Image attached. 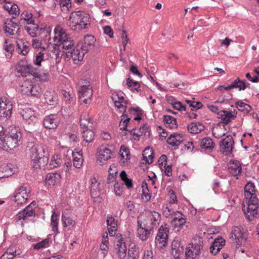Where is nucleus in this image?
<instances>
[{
	"instance_id": "nucleus-18",
	"label": "nucleus",
	"mask_w": 259,
	"mask_h": 259,
	"mask_svg": "<svg viewBox=\"0 0 259 259\" xmlns=\"http://www.w3.org/2000/svg\"><path fill=\"white\" fill-rule=\"evenodd\" d=\"M55 41L56 42L55 44L49 45L47 48L49 49V51H50V56L52 58L54 57L56 62L58 63L63 56V52L60 50L61 48L59 43H57V40Z\"/></svg>"
},
{
	"instance_id": "nucleus-27",
	"label": "nucleus",
	"mask_w": 259,
	"mask_h": 259,
	"mask_svg": "<svg viewBox=\"0 0 259 259\" xmlns=\"http://www.w3.org/2000/svg\"><path fill=\"white\" fill-rule=\"evenodd\" d=\"M58 119L54 115H50L46 117L43 121L44 126L48 129L56 128L58 125Z\"/></svg>"
},
{
	"instance_id": "nucleus-4",
	"label": "nucleus",
	"mask_w": 259,
	"mask_h": 259,
	"mask_svg": "<svg viewBox=\"0 0 259 259\" xmlns=\"http://www.w3.org/2000/svg\"><path fill=\"white\" fill-rule=\"evenodd\" d=\"M22 138V134L18 128H12L8 134L5 136L0 141V149L8 151L18 147Z\"/></svg>"
},
{
	"instance_id": "nucleus-51",
	"label": "nucleus",
	"mask_w": 259,
	"mask_h": 259,
	"mask_svg": "<svg viewBox=\"0 0 259 259\" xmlns=\"http://www.w3.org/2000/svg\"><path fill=\"white\" fill-rule=\"evenodd\" d=\"M14 45L12 43H9L7 39L5 40V41L3 45L4 50L7 52L8 54H6V56H11L13 52L14 51Z\"/></svg>"
},
{
	"instance_id": "nucleus-7",
	"label": "nucleus",
	"mask_w": 259,
	"mask_h": 259,
	"mask_svg": "<svg viewBox=\"0 0 259 259\" xmlns=\"http://www.w3.org/2000/svg\"><path fill=\"white\" fill-rule=\"evenodd\" d=\"M130 120L131 118L128 117L127 114H122L121 116V120L119 123L120 130L133 133V135L136 136L138 139L140 136L143 135L149 136V126L147 124H145L143 126H141L139 130V132L138 133L136 132V128H133L132 130L127 128L128 123Z\"/></svg>"
},
{
	"instance_id": "nucleus-13",
	"label": "nucleus",
	"mask_w": 259,
	"mask_h": 259,
	"mask_svg": "<svg viewBox=\"0 0 259 259\" xmlns=\"http://www.w3.org/2000/svg\"><path fill=\"white\" fill-rule=\"evenodd\" d=\"M27 148H29L30 156L31 160L37 157H40L42 155L48 154V152L45 147L40 145L34 144L33 143H29Z\"/></svg>"
},
{
	"instance_id": "nucleus-49",
	"label": "nucleus",
	"mask_w": 259,
	"mask_h": 259,
	"mask_svg": "<svg viewBox=\"0 0 259 259\" xmlns=\"http://www.w3.org/2000/svg\"><path fill=\"white\" fill-rule=\"evenodd\" d=\"M120 177L128 189L133 187L132 180L128 179L124 170H122L120 174Z\"/></svg>"
},
{
	"instance_id": "nucleus-55",
	"label": "nucleus",
	"mask_w": 259,
	"mask_h": 259,
	"mask_svg": "<svg viewBox=\"0 0 259 259\" xmlns=\"http://www.w3.org/2000/svg\"><path fill=\"white\" fill-rule=\"evenodd\" d=\"M73 163L74 167L77 168H79L82 166L83 163L82 155L79 153H78L77 156H76L73 155Z\"/></svg>"
},
{
	"instance_id": "nucleus-42",
	"label": "nucleus",
	"mask_w": 259,
	"mask_h": 259,
	"mask_svg": "<svg viewBox=\"0 0 259 259\" xmlns=\"http://www.w3.org/2000/svg\"><path fill=\"white\" fill-rule=\"evenodd\" d=\"M200 146L205 150L211 151L214 148V144L211 138L206 137L202 140Z\"/></svg>"
},
{
	"instance_id": "nucleus-29",
	"label": "nucleus",
	"mask_w": 259,
	"mask_h": 259,
	"mask_svg": "<svg viewBox=\"0 0 259 259\" xmlns=\"http://www.w3.org/2000/svg\"><path fill=\"white\" fill-rule=\"evenodd\" d=\"M35 212L31 206L29 205L26 206L23 210L19 212L17 217L18 220H29L30 218L34 217Z\"/></svg>"
},
{
	"instance_id": "nucleus-59",
	"label": "nucleus",
	"mask_w": 259,
	"mask_h": 259,
	"mask_svg": "<svg viewBox=\"0 0 259 259\" xmlns=\"http://www.w3.org/2000/svg\"><path fill=\"white\" fill-rule=\"evenodd\" d=\"M12 104L6 97L1 98L0 100V109H8V105Z\"/></svg>"
},
{
	"instance_id": "nucleus-3",
	"label": "nucleus",
	"mask_w": 259,
	"mask_h": 259,
	"mask_svg": "<svg viewBox=\"0 0 259 259\" xmlns=\"http://www.w3.org/2000/svg\"><path fill=\"white\" fill-rule=\"evenodd\" d=\"M90 15L84 12H73L70 15L67 25L74 31L87 29L90 24Z\"/></svg>"
},
{
	"instance_id": "nucleus-47",
	"label": "nucleus",
	"mask_w": 259,
	"mask_h": 259,
	"mask_svg": "<svg viewBox=\"0 0 259 259\" xmlns=\"http://www.w3.org/2000/svg\"><path fill=\"white\" fill-rule=\"evenodd\" d=\"M62 221L64 227L73 226L75 224V221L67 214H65L64 212H63L62 215Z\"/></svg>"
},
{
	"instance_id": "nucleus-52",
	"label": "nucleus",
	"mask_w": 259,
	"mask_h": 259,
	"mask_svg": "<svg viewBox=\"0 0 259 259\" xmlns=\"http://www.w3.org/2000/svg\"><path fill=\"white\" fill-rule=\"evenodd\" d=\"M12 109V104H9L8 109H0V116L8 119L11 116Z\"/></svg>"
},
{
	"instance_id": "nucleus-62",
	"label": "nucleus",
	"mask_w": 259,
	"mask_h": 259,
	"mask_svg": "<svg viewBox=\"0 0 259 259\" xmlns=\"http://www.w3.org/2000/svg\"><path fill=\"white\" fill-rule=\"evenodd\" d=\"M167 156L165 155H162L158 159V163L160 168L162 166L165 167L166 164Z\"/></svg>"
},
{
	"instance_id": "nucleus-57",
	"label": "nucleus",
	"mask_w": 259,
	"mask_h": 259,
	"mask_svg": "<svg viewBox=\"0 0 259 259\" xmlns=\"http://www.w3.org/2000/svg\"><path fill=\"white\" fill-rule=\"evenodd\" d=\"M60 5L62 11H67L71 7V0H60Z\"/></svg>"
},
{
	"instance_id": "nucleus-20",
	"label": "nucleus",
	"mask_w": 259,
	"mask_h": 259,
	"mask_svg": "<svg viewBox=\"0 0 259 259\" xmlns=\"http://www.w3.org/2000/svg\"><path fill=\"white\" fill-rule=\"evenodd\" d=\"M85 53L83 52V50L80 49V47L77 46L76 48L75 46L69 53L66 54L65 55L67 58H71L73 60L74 63L77 64L79 62L81 61Z\"/></svg>"
},
{
	"instance_id": "nucleus-58",
	"label": "nucleus",
	"mask_w": 259,
	"mask_h": 259,
	"mask_svg": "<svg viewBox=\"0 0 259 259\" xmlns=\"http://www.w3.org/2000/svg\"><path fill=\"white\" fill-rule=\"evenodd\" d=\"M49 242V239L48 238L45 239L42 241L37 243L33 245V248L34 249H39L40 248L46 247Z\"/></svg>"
},
{
	"instance_id": "nucleus-46",
	"label": "nucleus",
	"mask_w": 259,
	"mask_h": 259,
	"mask_svg": "<svg viewBox=\"0 0 259 259\" xmlns=\"http://www.w3.org/2000/svg\"><path fill=\"white\" fill-rule=\"evenodd\" d=\"M112 100L114 101L115 106L119 109H120V112H123V114H126L125 112H126L127 101H121L116 100V97H112Z\"/></svg>"
},
{
	"instance_id": "nucleus-28",
	"label": "nucleus",
	"mask_w": 259,
	"mask_h": 259,
	"mask_svg": "<svg viewBox=\"0 0 259 259\" xmlns=\"http://www.w3.org/2000/svg\"><path fill=\"white\" fill-rule=\"evenodd\" d=\"M96 42L95 37L91 35H87L84 36L83 42L80 46V49L83 50V52L86 53L94 46Z\"/></svg>"
},
{
	"instance_id": "nucleus-15",
	"label": "nucleus",
	"mask_w": 259,
	"mask_h": 259,
	"mask_svg": "<svg viewBox=\"0 0 259 259\" xmlns=\"http://www.w3.org/2000/svg\"><path fill=\"white\" fill-rule=\"evenodd\" d=\"M234 141L231 136H227L220 142V150L226 155H230L234 149Z\"/></svg>"
},
{
	"instance_id": "nucleus-10",
	"label": "nucleus",
	"mask_w": 259,
	"mask_h": 259,
	"mask_svg": "<svg viewBox=\"0 0 259 259\" xmlns=\"http://www.w3.org/2000/svg\"><path fill=\"white\" fill-rule=\"evenodd\" d=\"M19 90L24 95L38 97L41 92L39 87L36 85H33L30 80H26L20 85Z\"/></svg>"
},
{
	"instance_id": "nucleus-11",
	"label": "nucleus",
	"mask_w": 259,
	"mask_h": 259,
	"mask_svg": "<svg viewBox=\"0 0 259 259\" xmlns=\"http://www.w3.org/2000/svg\"><path fill=\"white\" fill-rule=\"evenodd\" d=\"M30 189L27 184H24L16 190L14 201L18 204H24L30 195Z\"/></svg>"
},
{
	"instance_id": "nucleus-19",
	"label": "nucleus",
	"mask_w": 259,
	"mask_h": 259,
	"mask_svg": "<svg viewBox=\"0 0 259 259\" xmlns=\"http://www.w3.org/2000/svg\"><path fill=\"white\" fill-rule=\"evenodd\" d=\"M184 244L179 239H175L171 243V254L175 259H179L184 252Z\"/></svg>"
},
{
	"instance_id": "nucleus-14",
	"label": "nucleus",
	"mask_w": 259,
	"mask_h": 259,
	"mask_svg": "<svg viewBox=\"0 0 259 259\" xmlns=\"http://www.w3.org/2000/svg\"><path fill=\"white\" fill-rule=\"evenodd\" d=\"M217 114L218 117L221 118L220 121L218 123V125L225 126L236 117L237 112L235 110H234L233 112L226 110H221Z\"/></svg>"
},
{
	"instance_id": "nucleus-41",
	"label": "nucleus",
	"mask_w": 259,
	"mask_h": 259,
	"mask_svg": "<svg viewBox=\"0 0 259 259\" xmlns=\"http://www.w3.org/2000/svg\"><path fill=\"white\" fill-rule=\"evenodd\" d=\"M120 161L122 163L127 162L130 159V153L129 149L122 145L120 147Z\"/></svg>"
},
{
	"instance_id": "nucleus-43",
	"label": "nucleus",
	"mask_w": 259,
	"mask_h": 259,
	"mask_svg": "<svg viewBox=\"0 0 259 259\" xmlns=\"http://www.w3.org/2000/svg\"><path fill=\"white\" fill-rule=\"evenodd\" d=\"M82 135L83 141L87 143H91L94 140L95 137L94 131L90 128L83 130Z\"/></svg>"
},
{
	"instance_id": "nucleus-16",
	"label": "nucleus",
	"mask_w": 259,
	"mask_h": 259,
	"mask_svg": "<svg viewBox=\"0 0 259 259\" xmlns=\"http://www.w3.org/2000/svg\"><path fill=\"white\" fill-rule=\"evenodd\" d=\"M186 222L185 215L180 211H177V213H175L174 216L172 218L171 225L175 232H179L183 228Z\"/></svg>"
},
{
	"instance_id": "nucleus-8",
	"label": "nucleus",
	"mask_w": 259,
	"mask_h": 259,
	"mask_svg": "<svg viewBox=\"0 0 259 259\" xmlns=\"http://www.w3.org/2000/svg\"><path fill=\"white\" fill-rule=\"evenodd\" d=\"M248 200L247 206L242 208L246 217L249 221H252L253 218H256L259 213V199L256 195L246 198Z\"/></svg>"
},
{
	"instance_id": "nucleus-63",
	"label": "nucleus",
	"mask_w": 259,
	"mask_h": 259,
	"mask_svg": "<svg viewBox=\"0 0 259 259\" xmlns=\"http://www.w3.org/2000/svg\"><path fill=\"white\" fill-rule=\"evenodd\" d=\"M169 193L170 194L169 203L170 204L176 203L177 202V196L174 193V191L172 190H169Z\"/></svg>"
},
{
	"instance_id": "nucleus-5",
	"label": "nucleus",
	"mask_w": 259,
	"mask_h": 259,
	"mask_svg": "<svg viewBox=\"0 0 259 259\" xmlns=\"http://www.w3.org/2000/svg\"><path fill=\"white\" fill-rule=\"evenodd\" d=\"M55 35L54 37V41L57 40V43H59L60 48L62 49V52H63V55L69 53L75 47L74 41L66 32L65 30L62 28L60 29L58 32L55 30Z\"/></svg>"
},
{
	"instance_id": "nucleus-33",
	"label": "nucleus",
	"mask_w": 259,
	"mask_h": 259,
	"mask_svg": "<svg viewBox=\"0 0 259 259\" xmlns=\"http://www.w3.org/2000/svg\"><path fill=\"white\" fill-rule=\"evenodd\" d=\"M228 171L233 176H237L240 174L241 166L239 162L237 160L230 161L228 166Z\"/></svg>"
},
{
	"instance_id": "nucleus-40",
	"label": "nucleus",
	"mask_w": 259,
	"mask_h": 259,
	"mask_svg": "<svg viewBox=\"0 0 259 259\" xmlns=\"http://www.w3.org/2000/svg\"><path fill=\"white\" fill-rule=\"evenodd\" d=\"M45 99L46 102L50 105H54L57 103V98L54 92L47 91L45 92Z\"/></svg>"
},
{
	"instance_id": "nucleus-64",
	"label": "nucleus",
	"mask_w": 259,
	"mask_h": 259,
	"mask_svg": "<svg viewBox=\"0 0 259 259\" xmlns=\"http://www.w3.org/2000/svg\"><path fill=\"white\" fill-rule=\"evenodd\" d=\"M104 32L108 35L110 38L113 37V32L109 26H106L104 27Z\"/></svg>"
},
{
	"instance_id": "nucleus-48",
	"label": "nucleus",
	"mask_w": 259,
	"mask_h": 259,
	"mask_svg": "<svg viewBox=\"0 0 259 259\" xmlns=\"http://www.w3.org/2000/svg\"><path fill=\"white\" fill-rule=\"evenodd\" d=\"M17 46L19 49L18 53L24 56L26 55L31 49L30 46L27 45L25 42H21V43L17 42Z\"/></svg>"
},
{
	"instance_id": "nucleus-54",
	"label": "nucleus",
	"mask_w": 259,
	"mask_h": 259,
	"mask_svg": "<svg viewBox=\"0 0 259 259\" xmlns=\"http://www.w3.org/2000/svg\"><path fill=\"white\" fill-rule=\"evenodd\" d=\"M140 111H141V110L139 107L131 108L128 109V112L130 114L137 115V117L134 118V120H140L141 119L140 116L142 115V113H140Z\"/></svg>"
},
{
	"instance_id": "nucleus-26",
	"label": "nucleus",
	"mask_w": 259,
	"mask_h": 259,
	"mask_svg": "<svg viewBox=\"0 0 259 259\" xmlns=\"http://www.w3.org/2000/svg\"><path fill=\"white\" fill-rule=\"evenodd\" d=\"M225 245V240L222 237H218L214 239L210 246L209 248L210 251L212 254L216 255Z\"/></svg>"
},
{
	"instance_id": "nucleus-60",
	"label": "nucleus",
	"mask_w": 259,
	"mask_h": 259,
	"mask_svg": "<svg viewBox=\"0 0 259 259\" xmlns=\"http://www.w3.org/2000/svg\"><path fill=\"white\" fill-rule=\"evenodd\" d=\"M62 159L60 158H54V159H52L49 164V167L50 168H53L59 166L62 163Z\"/></svg>"
},
{
	"instance_id": "nucleus-53",
	"label": "nucleus",
	"mask_w": 259,
	"mask_h": 259,
	"mask_svg": "<svg viewBox=\"0 0 259 259\" xmlns=\"http://www.w3.org/2000/svg\"><path fill=\"white\" fill-rule=\"evenodd\" d=\"M108 236L107 232L103 234L102 243L100 245V248L102 250H107L108 249Z\"/></svg>"
},
{
	"instance_id": "nucleus-56",
	"label": "nucleus",
	"mask_w": 259,
	"mask_h": 259,
	"mask_svg": "<svg viewBox=\"0 0 259 259\" xmlns=\"http://www.w3.org/2000/svg\"><path fill=\"white\" fill-rule=\"evenodd\" d=\"M128 259H138L139 251L137 248H132L128 250Z\"/></svg>"
},
{
	"instance_id": "nucleus-25",
	"label": "nucleus",
	"mask_w": 259,
	"mask_h": 259,
	"mask_svg": "<svg viewBox=\"0 0 259 259\" xmlns=\"http://www.w3.org/2000/svg\"><path fill=\"white\" fill-rule=\"evenodd\" d=\"M184 141V137L182 135L174 133L171 134L170 137L167 139L168 144L174 147V149L178 148V146L183 143Z\"/></svg>"
},
{
	"instance_id": "nucleus-44",
	"label": "nucleus",
	"mask_w": 259,
	"mask_h": 259,
	"mask_svg": "<svg viewBox=\"0 0 259 259\" xmlns=\"http://www.w3.org/2000/svg\"><path fill=\"white\" fill-rule=\"evenodd\" d=\"M255 194V186L253 183L248 182L244 187V195L245 198L251 197Z\"/></svg>"
},
{
	"instance_id": "nucleus-21",
	"label": "nucleus",
	"mask_w": 259,
	"mask_h": 259,
	"mask_svg": "<svg viewBox=\"0 0 259 259\" xmlns=\"http://www.w3.org/2000/svg\"><path fill=\"white\" fill-rule=\"evenodd\" d=\"M230 238L236 240L238 244L242 243L246 241V237L244 236L243 228L241 226H235L232 229L231 236Z\"/></svg>"
},
{
	"instance_id": "nucleus-50",
	"label": "nucleus",
	"mask_w": 259,
	"mask_h": 259,
	"mask_svg": "<svg viewBox=\"0 0 259 259\" xmlns=\"http://www.w3.org/2000/svg\"><path fill=\"white\" fill-rule=\"evenodd\" d=\"M126 84L132 90H135L138 92L141 91L140 89V84L138 81H134L133 79L128 78L126 79Z\"/></svg>"
},
{
	"instance_id": "nucleus-24",
	"label": "nucleus",
	"mask_w": 259,
	"mask_h": 259,
	"mask_svg": "<svg viewBox=\"0 0 259 259\" xmlns=\"http://www.w3.org/2000/svg\"><path fill=\"white\" fill-rule=\"evenodd\" d=\"M49 161V154L31 160V166L35 168H45Z\"/></svg>"
},
{
	"instance_id": "nucleus-2",
	"label": "nucleus",
	"mask_w": 259,
	"mask_h": 259,
	"mask_svg": "<svg viewBox=\"0 0 259 259\" xmlns=\"http://www.w3.org/2000/svg\"><path fill=\"white\" fill-rule=\"evenodd\" d=\"M144 222L138 220V235L139 238L146 240L150 236V232L159 224L161 215L156 211L148 210L146 213Z\"/></svg>"
},
{
	"instance_id": "nucleus-23",
	"label": "nucleus",
	"mask_w": 259,
	"mask_h": 259,
	"mask_svg": "<svg viewBox=\"0 0 259 259\" xmlns=\"http://www.w3.org/2000/svg\"><path fill=\"white\" fill-rule=\"evenodd\" d=\"M121 235L117 234L116 249L117 250V253L120 259H123L126 254V246L123 242V238L120 237Z\"/></svg>"
},
{
	"instance_id": "nucleus-45",
	"label": "nucleus",
	"mask_w": 259,
	"mask_h": 259,
	"mask_svg": "<svg viewBox=\"0 0 259 259\" xmlns=\"http://www.w3.org/2000/svg\"><path fill=\"white\" fill-rule=\"evenodd\" d=\"M21 19L24 20L28 24H31L34 22L33 15L28 11H24L21 14Z\"/></svg>"
},
{
	"instance_id": "nucleus-61",
	"label": "nucleus",
	"mask_w": 259,
	"mask_h": 259,
	"mask_svg": "<svg viewBox=\"0 0 259 259\" xmlns=\"http://www.w3.org/2000/svg\"><path fill=\"white\" fill-rule=\"evenodd\" d=\"M172 106L175 109L181 112L186 111V106L183 105L180 102H176L172 104Z\"/></svg>"
},
{
	"instance_id": "nucleus-35",
	"label": "nucleus",
	"mask_w": 259,
	"mask_h": 259,
	"mask_svg": "<svg viewBox=\"0 0 259 259\" xmlns=\"http://www.w3.org/2000/svg\"><path fill=\"white\" fill-rule=\"evenodd\" d=\"M235 105L239 111L244 114L247 115H251L252 114L251 107L249 104L239 101L236 102Z\"/></svg>"
},
{
	"instance_id": "nucleus-31",
	"label": "nucleus",
	"mask_w": 259,
	"mask_h": 259,
	"mask_svg": "<svg viewBox=\"0 0 259 259\" xmlns=\"http://www.w3.org/2000/svg\"><path fill=\"white\" fill-rule=\"evenodd\" d=\"M107 225L110 236H114L117 229V221L112 216L108 217Z\"/></svg>"
},
{
	"instance_id": "nucleus-17",
	"label": "nucleus",
	"mask_w": 259,
	"mask_h": 259,
	"mask_svg": "<svg viewBox=\"0 0 259 259\" xmlns=\"http://www.w3.org/2000/svg\"><path fill=\"white\" fill-rule=\"evenodd\" d=\"M20 29L19 24L14 22L11 19H6L4 23L5 32L10 35L18 34Z\"/></svg>"
},
{
	"instance_id": "nucleus-30",
	"label": "nucleus",
	"mask_w": 259,
	"mask_h": 259,
	"mask_svg": "<svg viewBox=\"0 0 259 259\" xmlns=\"http://www.w3.org/2000/svg\"><path fill=\"white\" fill-rule=\"evenodd\" d=\"M80 126L83 130L89 129L92 127L93 122L87 112H83L80 117Z\"/></svg>"
},
{
	"instance_id": "nucleus-12",
	"label": "nucleus",
	"mask_w": 259,
	"mask_h": 259,
	"mask_svg": "<svg viewBox=\"0 0 259 259\" xmlns=\"http://www.w3.org/2000/svg\"><path fill=\"white\" fill-rule=\"evenodd\" d=\"M169 233V229L167 225H162L158 229V233L155 238L156 244H159L160 247L165 246L167 242V237Z\"/></svg>"
},
{
	"instance_id": "nucleus-9",
	"label": "nucleus",
	"mask_w": 259,
	"mask_h": 259,
	"mask_svg": "<svg viewBox=\"0 0 259 259\" xmlns=\"http://www.w3.org/2000/svg\"><path fill=\"white\" fill-rule=\"evenodd\" d=\"M84 84H82L78 89V97L80 102L86 104H90L93 96L92 87L89 81H84Z\"/></svg>"
},
{
	"instance_id": "nucleus-38",
	"label": "nucleus",
	"mask_w": 259,
	"mask_h": 259,
	"mask_svg": "<svg viewBox=\"0 0 259 259\" xmlns=\"http://www.w3.org/2000/svg\"><path fill=\"white\" fill-rule=\"evenodd\" d=\"M32 25L25 27V29L30 35L32 37H36L40 34V31L42 30L41 28H39V26L35 23L34 22L31 24Z\"/></svg>"
},
{
	"instance_id": "nucleus-37",
	"label": "nucleus",
	"mask_w": 259,
	"mask_h": 259,
	"mask_svg": "<svg viewBox=\"0 0 259 259\" xmlns=\"http://www.w3.org/2000/svg\"><path fill=\"white\" fill-rule=\"evenodd\" d=\"M163 121L166 126L171 129H176L178 127L177 120L175 118L170 115H165L163 117Z\"/></svg>"
},
{
	"instance_id": "nucleus-22",
	"label": "nucleus",
	"mask_w": 259,
	"mask_h": 259,
	"mask_svg": "<svg viewBox=\"0 0 259 259\" xmlns=\"http://www.w3.org/2000/svg\"><path fill=\"white\" fill-rule=\"evenodd\" d=\"M20 114L23 119L29 124H33L37 121V117L35 115L34 111L29 108L23 109Z\"/></svg>"
},
{
	"instance_id": "nucleus-34",
	"label": "nucleus",
	"mask_w": 259,
	"mask_h": 259,
	"mask_svg": "<svg viewBox=\"0 0 259 259\" xmlns=\"http://www.w3.org/2000/svg\"><path fill=\"white\" fill-rule=\"evenodd\" d=\"M60 179V175L58 172L49 174L46 176V183L48 185L54 186L59 183Z\"/></svg>"
},
{
	"instance_id": "nucleus-36",
	"label": "nucleus",
	"mask_w": 259,
	"mask_h": 259,
	"mask_svg": "<svg viewBox=\"0 0 259 259\" xmlns=\"http://www.w3.org/2000/svg\"><path fill=\"white\" fill-rule=\"evenodd\" d=\"M188 130L192 134H198L203 131L205 127L200 122H192L187 126Z\"/></svg>"
},
{
	"instance_id": "nucleus-32",
	"label": "nucleus",
	"mask_w": 259,
	"mask_h": 259,
	"mask_svg": "<svg viewBox=\"0 0 259 259\" xmlns=\"http://www.w3.org/2000/svg\"><path fill=\"white\" fill-rule=\"evenodd\" d=\"M98 159L106 161L111 158L112 151L105 146H102L98 149Z\"/></svg>"
},
{
	"instance_id": "nucleus-39",
	"label": "nucleus",
	"mask_w": 259,
	"mask_h": 259,
	"mask_svg": "<svg viewBox=\"0 0 259 259\" xmlns=\"http://www.w3.org/2000/svg\"><path fill=\"white\" fill-rule=\"evenodd\" d=\"M100 183L95 179L92 180L90 191L92 197H96L99 196L100 189L99 188Z\"/></svg>"
},
{
	"instance_id": "nucleus-1",
	"label": "nucleus",
	"mask_w": 259,
	"mask_h": 259,
	"mask_svg": "<svg viewBox=\"0 0 259 259\" xmlns=\"http://www.w3.org/2000/svg\"><path fill=\"white\" fill-rule=\"evenodd\" d=\"M33 63L37 67H42L44 72H41L37 68L34 67L23 61L18 63V71L22 76H26L27 74H30L40 81H46L49 77L48 70L51 69L52 66L50 61L48 59H44V53L39 52L35 55Z\"/></svg>"
},
{
	"instance_id": "nucleus-6",
	"label": "nucleus",
	"mask_w": 259,
	"mask_h": 259,
	"mask_svg": "<svg viewBox=\"0 0 259 259\" xmlns=\"http://www.w3.org/2000/svg\"><path fill=\"white\" fill-rule=\"evenodd\" d=\"M186 249L185 254L186 259H198L203 248L202 238L196 236L193 239V242Z\"/></svg>"
}]
</instances>
